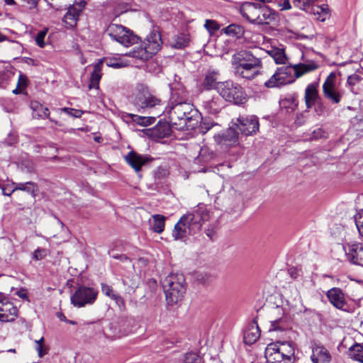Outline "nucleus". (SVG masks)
Here are the masks:
<instances>
[{
	"label": "nucleus",
	"mask_w": 363,
	"mask_h": 363,
	"mask_svg": "<svg viewBox=\"0 0 363 363\" xmlns=\"http://www.w3.org/2000/svg\"><path fill=\"white\" fill-rule=\"evenodd\" d=\"M113 258L120 259L123 262H131L129 257H128L125 255H116L112 256Z\"/></svg>",
	"instance_id": "864d4df0"
},
{
	"label": "nucleus",
	"mask_w": 363,
	"mask_h": 363,
	"mask_svg": "<svg viewBox=\"0 0 363 363\" xmlns=\"http://www.w3.org/2000/svg\"><path fill=\"white\" fill-rule=\"evenodd\" d=\"M101 291L104 295L114 300L118 306L123 304V298L119 294H116L111 286L101 284Z\"/></svg>",
	"instance_id": "e433bc0d"
},
{
	"label": "nucleus",
	"mask_w": 363,
	"mask_h": 363,
	"mask_svg": "<svg viewBox=\"0 0 363 363\" xmlns=\"http://www.w3.org/2000/svg\"><path fill=\"white\" fill-rule=\"evenodd\" d=\"M318 68V65L313 62L298 63L294 66H282L278 67L274 74L264 82V86L275 88L291 84L296 78L303 74L313 71Z\"/></svg>",
	"instance_id": "39448f33"
},
{
	"label": "nucleus",
	"mask_w": 363,
	"mask_h": 363,
	"mask_svg": "<svg viewBox=\"0 0 363 363\" xmlns=\"http://www.w3.org/2000/svg\"><path fill=\"white\" fill-rule=\"evenodd\" d=\"M189 41L190 39L188 34L180 33L173 38L171 45L174 48L183 49L188 46Z\"/></svg>",
	"instance_id": "72a5a7b5"
},
{
	"label": "nucleus",
	"mask_w": 363,
	"mask_h": 363,
	"mask_svg": "<svg viewBox=\"0 0 363 363\" xmlns=\"http://www.w3.org/2000/svg\"><path fill=\"white\" fill-rule=\"evenodd\" d=\"M106 34L113 40L125 47L133 45L138 42V37L133 31L118 24H110L106 30Z\"/></svg>",
	"instance_id": "f8f14e48"
},
{
	"label": "nucleus",
	"mask_w": 363,
	"mask_h": 363,
	"mask_svg": "<svg viewBox=\"0 0 363 363\" xmlns=\"http://www.w3.org/2000/svg\"><path fill=\"white\" fill-rule=\"evenodd\" d=\"M354 223L359 235L363 236V211L354 216Z\"/></svg>",
	"instance_id": "09e8293b"
},
{
	"label": "nucleus",
	"mask_w": 363,
	"mask_h": 363,
	"mask_svg": "<svg viewBox=\"0 0 363 363\" xmlns=\"http://www.w3.org/2000/svg\"><path fill=\"white\" fill-rule=\"evenodd\" d=\"M214 156L213 152L209 147L203 146L200 148L199 154L195 158L194 162L198 164H204L211 161Z\"/></svg>",
	"instance_id": "473e14b6"
},
{
	"label": "nucleus",
	"mask_w": 363,
	"mask_h": 363,
	"mask_svg": "<svg viewBox=\"0 0 363 363\" xmlns=\"http://www.w3.org/2000/svg\"><path fill=\"white\" fill-rule=\"evenodd\" d=\"M231 65L236 76L247 80H252L258 76L262 68V59L246 50L234 53Z\"/></svg>",
	"instance_id": "7ed1b4c3"
},
{
	"label": "nucleus",
	"mask_w": 363,
	"mask_h": 363,
	"mask_svg": "<svg viewBox=\"0 0 363 363\" xmlns=\"http://www.w3.org/2000/svg\"><path fill=\"white\" fill-rule=\"evenodd\" d=\"M264 356L267 363H294L295 348L292 342L276 341L268 344Z\"/></svg>",
	"instance_id": "0eeeda50"
},
{
	"label": "nucleus",
	"mask_w": 363,
	"mask_h": 363,
	"mask_svg": "<svg viewBox=\"0 0 363 363\" xmlns=\"http://www.w3.org/2000/svg\"><path fill=\"white\" fill-rule=\"evenodd\" d=\"M268 53L277 64H285L287 60L283 49L273 48Z\"/></svg>",
	"instance_id": "ea45409f"
},
{
	"label": "nucleus",
	"mask_w": 363,
	"mask_h": 363,
	"mask_svg": "<svg viewBox=\"0 0 363 363\" xmlns=\"http://www.w3.org/2000/svg\"><path fill=\"white\" fill-rule=\"evenodd\" d=\"M18 316V308L9 298L0 294V321L11 322Z\"/></svg>",
	"instance_id": "dca6fc26"
},
{
	"label": "nucleus",
	"mask_w": 363,
	"mask_h": 363,
	"mask_svg": "<svg viewBox=\"0 0 363 363\" xmlns=\"http://www.w3.org/2000/svg\"><path fill=\"white\" fill-rule=\"evenodd\" d=\"M327 297L335 308L340 309V289L339 288H333L328 290Z\"/></svg>",
	"instance_id": "58836bf2"
},
{
	"label": "nucleus",
	"mask_w": 363,
	"mask_h": 363,
	"mask_svg": "<svg viewBox=\"0 0 363 363\" xmlns=\"http://www.w3.org/2000/svg\"><path fill=\"white\" fill-rule=\"evenodd\" d=\"M162 41L157 31H152L142 44L133 48L130 56L142 60H147L161 48Z\"/></svg>",
	"instance_id": "1a4fd4ad"
},
{
	"label": "nucleus",
	"mask_w": 363,
	"mask_h": 363,
	"mask_svg": "<svg viewBox=\"0 0 363 363\" xmlns=\"http://www.w3.org/2000/svg\"><path fill=\"white\" fill-rule=\"evenodd\" d=\"M67 11L63 17V21L69 27L73 28L77 26L79 16L81 13V9L75 5H68Z\"/></svg>",
	"instance_id": "bb28decb"
},
{
	"label": "nucleus",
	"mask_w": 363,
	"mask_h": 363,
	"mask_svg": "<svg viewBox=\"0 0 363 363\" xmlns=\"http://www.w3.org/2000/svg\"><path fill=\"white\" fill-rule=\"evenodd\" d=\"M219 72L215 69H209L205 74L204 79L202 82V86L206 90H210L213 88L216 89L218 86V79Z\"/></svg>",
	"instance_id": "c85d7f7f"
},
{
	"label": "nucleus",
	"mask_w": 363,
	"mask_h": 363,
	"mask_svg": "<svg viewBox=\"0 0 363 363\" xmlns=\"http://www.w3.org/2000/svg\"><path fill=\"white\" fill-rule=\"evenodd\" d=\"M289 272L291 275V277L293 278V279H296L297 277V272L296 271V269L294 268H290L289 269Z\"/></svg>",
	"instance_id": "0e129e2a"
},
{
	"label": "nucleus",
	"mask_w": 363,
	"mask_h": 363,
	"mask_svg": "<svg viewBox=\"0 0 363 363\" xmlns=\"http://www.w3.org/2000/svg\"><path fill=\"white\" fill-rule=\"evenodd\" d=\"M286 327L285 320L281 318L271 321L270 330H284Z\"/></svg>",
	"instance_id": "79ce46f5"
},
{
	"label": "nucleus",
	"mask_w": 363,
	"mask_h": 363,
	"mask_svg": "<svg viewBox=\"0 0 363 363\" xmlns=\"http://www.w3.org/2000/svg\"><path fill=\"white\" fill-rule=\"evenodd\" d=\"M213 125H214V124L213 123H203L202 129H205L206 131H207L209 129H211Z\"/></svg>",
	"instance_id": "e2e57ef3"
},
{
	"label": "nucleus",
	"mask_w": 363,
	"mask_h": 363,
	"mask_svg": "<svg viewBox=\"0 0 363 363\" xmlns=\"http://www.w3.org/2000/svg\"><path fill=\"white\" fill-rule=\"evenodd\" d=\"M324 135L325 132L323 131V130L322 128H318L313 130V132L312 133L311 138L317 140L321 138L322 137H324Z\"/></svg>",
	"instance_id": "3c124183"
},
{
	"label": "nucleus",
	"mask_w": 363,
	"mask_h": 363,
	"mask_svg": "<svg viewBox=\"0 0 363 363\" xmlns=\"http://www.w3.org/2000/svg\"><path fill=\"white\" fill-rule=\"evenodd\" d=\"M97 291L91 287L80 286L71 297V303L81 308L86 304H92L97 296Z\"/></svg>",
	"instance_id": "4468645a"
},
{
	"label": "nucleus",
	"mask_w": 363,
	"mask_h": 363,
	"mask_svg": "<svg viewBox=\"0 0 363 363\" xmlns=\"http://www.w3.org/2000/svg\"><path fill=\"white\" fill-rule=\"evenodd\" d=\"M223 32L231 37L240 38L245 33L244 28L240 25L230 24L223 28Z\"/></svg>",
	"instance_id": "c9c22d12"
},
{
	"label": "nucleus",
	"mask_w": 363,
	"mask_h": 363,
	"mask_svg": "<svg viewBox=\"0 0 363 363\" xmlns=\"http://www.w3.org/2000/svg\"><path fill=\"white\" fill-rule=\"evenodd\" d=\"M162 284L168 303H176L182 300L186 291L185 279L182 274L171 273L163 279Z\"/></svg>",
	"instance_id": "6e6552de"
},
{
	"label": "nucleus",
	"mask_w": 363,
	"mask_h": 363,
	"mask_svg": "<svg viewBox=\"0 0 363 363\" xmlns=\"http://www.w3.org/2000/svg\"><path fill=\"white\" fill-rule=\"evenodd\" d=\"M360 77L358 75L354 74L349 76L347 78V83L350 85L355 84L357 82L359 81Z\"/></svg>",
	"instance_id": "603ef678"
},
{
	"label": "nucleus",
	"mask_w": 363,
	"mask_h": 363,
	"mask_svg": "<svg viewBox=\"0 0 363 363\" xmlns=\"http://www.w3.org/2000/svg\"><path fill=\"white\" fill-rule=\"evenodd\" d=\"M260 5L252 2L243 3L239 9L240 14L250 23L257 24L259 19Z\"/></svg>",
	"instance_id": "6ab92c4d"
},
{
	"label": "nucleus",
	"mask_w": 363,
	"mask_h": 363,
	"mask_svg": "<svg viewBox=\"0 0 363 363\" xmlns=\"http://www.w3.org/2000/svg\"><path fill=\"white\" fill-rule=\"evenodd\" d=\"M12 185L13 186V189H11L10 193H6V189L3 188V194L5 196H11L12 193L16 191H21L26 192L30 194L33 199H35L38 192L39 187L38 185L33 182H13Z\"/></svg>",
	"instance_id": "aec40b11"
},
{
	"label": "nucleus",
	"mask_w": 363,
	"mask_h": 363,
	"mask_svg": "<svg viewBox=\"0 0 363 363\" xmlns=\"http://www.w3.org/2000/svg\"><path fill=\"white\" fill-rule=\"evenodd\" d=\"M336 74L331 72L323 84V94L326 99L334 104L340 101V94L335 86Z\"/></svg>",
	"instance_id": "a211bd4d"
},
{
	"label": "nucleus",
	"mask_w": 363,
	"mask_h": 363,
	"mask_svg": "<svg viewBox=\"0 0 363 363\" xmlns=\"http://www.w3.org/2000/svg\"><path fill=\"white\" fill-rule=\"evenodd\" d=\"M36 350L38 351V356L40 357L47 353V349H45L43 345H37Z\"/></svg>",
	"instance_id": "6e6d98bb"
},
{
	"label": "nucleus",
	"mask_w": 363,
	"mask_h": 363,
	"mask_svg": "<svg viewBox=\"0 0 363 363\" xmlns=\"http://www.w3.org/2000/svg\"><path fill=\"white\" fill-rule=\"evenodd\" d=\"M260 336V330L257 321L253 320L244 332V342L246 345L254 344Z\"/></svg>",
	"instance_id": "a878e982"
},
{
	"label": "nucleus",
	"mask_w": 363,
	"mask_h": 363,
	"mask_svg": "<svg viewBox=\"0 0 363 363\" xmlns=\"http://www.w3.org/2000/svg\"><path fill=\"white\" fill-rule=\"evenodd\" d=\"M30 107L32 110L33 118L36 119H44L48 118L51 122L54 123L57 125H60V123L57 121H55L53 118L49 117V109L43 106V105L39 103L38 101H31Z\"/></svg>",
	"instance_id": "5701e85b"
},
{
	"label": "nucleus",
	"mask_w": 363,
	"mask_h": 363,
	"mask_svg": "<svg viewBox=\"0 0 363 363\" xmlns=\"http://www.w3.org/2000/svg\"><path fill=\"white\" fill-rule=\"evenodd\" d=\"M166 113L171 127L178 130L194 129L201 118L200 113L189 103L168 105Z\"/></svg>",
	"instance_id": "f257e3e1"
},
{
	"label": "nucleus",
	"mask_w": 363,
	"mask_h": 363,
	"mask_svg": "<svg viewBox=\"0 0 363 363\" xmlns=\"http://www.w3.org/2000/svg\"><path fill=\"white\" fill-rule=\"evenodd\" d=\"M125 117L138 125L142 126H147L152 124L155 121L157 116L155 115L152 116H142L133 113H126Z\"/></svg>",
	"instance_id": "2f4dec72"
},
{
	"label": "nucleus",
	"mask_w": 363,
	"mask_h": 363,
	"mask_svg": "<svg viewBox=\"0 0 363 363\" xmlns=\"http://www.w3.org/2000/svg\"><path fill=\"white\" fill-rule=\"evenodd\" d=\"M86 4V2L84 1V0H81L77 4V7L78 9H81V12L82 11L83 9L85 7Z\"/></svg>",
	"instance_id": "680f3d73"
},
{
	"label": "nucleus",
	"mask_w": 363,
	"mask_h": 363,
	"mask_svg": "<svg viewBox=\"0 0 363 363\" xmlns=\"http://www.w3.org/2000/svg\"><path fill=\"white\" fill-rule=\"evenodd\" d=\"M47 33H48V30L44 29V30H40L35 36V43L40 48H44L45 45V38L47 35Z\"/></svg>",
	"instance_id": "49530a36"
},
{
	"label": "nucleus",
	"mask_w": 363,
	"mask_h": 363,
	"mask_svg": "<svg viewBox=\"0 0 363 363\" xmlns=\"http://www.w3.org/2000/svg\"><path fill=\"white\" fill-rule=\"evenodd\" d=\"M22 91V89L19 88V86H17V87L13 90V93L15 94H20Z\"/></svg>",
	"instance_id": "338daca9"
},
{
	"label": "nucleus",
	"mask_w": 363,
	"mask_h": 363,
	"mask_svg": "<svg viewBox=\"0 0 363 363\" xmlns=\"http://www.w3.org/2000/svg\"><path fill=\"white\" fill-rule=\"evenodd\" d=\"M204 27L211 33H214L220 28L219 24L216 21L210 19L206 20Z\"/></svg>",
	"instance_id": "c03bdc74"
},
{
	"label": "nucleus",
	"mask_w": 363,
	"mask_h": 363,
	"mask_svg": "<svg viewBox=\"0 0 363 363\" xmlns=\"http://www.w3.org/2000/svg\"><path fill=\"white\" fill-rule=\"evenodd\" d=\"M30 6V7H35L37 6L39 0H22Z\"/></svg>",
	"instance_id": "bf43d9fd"
},
{
	"label": "nucleus",
	"mask_w": 363,
	"mask_h": 363,
	"mask_svg": "<svg viewBox=\"0 0 363 363\" xmlns=\"http://www.w3.org/2000/svg\"><path fill=\"white\" fill-rule=\"evenodd\" d=\"M291 9V4L288 0H285L283 3V9Z\"/></svg>",
	"instance_id": "69168bd1"
},
{
	"label": "nucleus",
	"mask_w": 363,
	"mask_h": 363,
	"mask_svg": "<svg viewBox=\"0 0 363 363\" xmlns=\"http://www.w3.org/2000/svg\"><path fill=\"white\" fill-rule=\"evenodd\" d=\"M348 355L351 359L363 363V344H354L351 346L348 350Z\"/></svg>",
	"instance_id": "f704fd0d"
},
{
	"label": "nucleus",
	"mask_w": 363,
	"mask_h": 363,
	"mask_svg": "<svg viewBox=\"0 0 363 363\" xmlns=\"http://www.w3.org/2000/svg\"><path fill=\"white\" fill-rule=\"evenodd\" d=\"M131 104L141 113H152L160 116L162 111L163 102L157 95L144 84L137 85L131 96Z\"/></svg>",
	"instance_id": "423d86ee"
},
{
	"label": "nucleus",
	"mask_w": 363,
	"mask_h": 363,
	"mask_svg": "<svg viewBox=\"0 0 363 363\" xmlns=\"http://www.w3.org/2000/svg\"><path fill=\"white\" fill-rule=\"evenodd\" d=\"M56 316L57 317V318H59L61 321H63V322H68V319L66 318V316L65 315V314L62 312H57L56 313Z\"/></svg>",
	"instance_id": "13d9d810"
},
{
	"label": "nucleus",
	"mask_w": 363,
	"mask_h": 363,
	"mask_svg": "<svg viewBox=\"0 0 363 363\" xmlns=\"http://www.w3.org/2000/svg\"><path fill=\"white\" fill-rule=\"evenodd\" d=\"M59 111L66 113L74 118H80L84 113L82 110L67 107L60 108Z\"/></svg>",
	"instance_id": "37998d69"
},
{
	"label": "nucleus",
	"mask_w": 363,
	"mask_h": 363,
	"mask_svg": "<svg viewBox=\"0 0 363 363\" xmlns=\"http://www.w3.org/2000/svg\"><path fill=\"white\" fill-rule=\"evenodd\" d=\"M48 250L44 248H37L32 255V259L36 261L44 259L48 255Z\"/></svg>",
	"instance_id": "de8ad7c7"
},
{
	"label": "nucleus",
	"mask_w": 363,
	"mask_h": 363,
	"mask_svg": "<svg viewBox=\"0 0 363 363\" xmlns=\"http://www.w3.org/2000/svg\"><path fill=\"white\" fill-rule=\"evenodd\" d=\"M313 363H329L331 357L328 351L322 346H316L313 349V353L311 357Z\"/></svg>",
	"instance_id": "cd10ccee"
},
{
	"label": "nucleus",
	"mask_w": 363,
	"mask_h": 363,
	"mask_svg": "<svg viewBox=\"0 0 363 363\" xmlns=\"http://www.w3.org/2000/svg\"><path fill=\"white\" fill-rule=\"evenodd\" d=\"M259 19L257 25H269L276 22L278 18V13L267 6H260Z\"/></svg>",
	"instance_id": "393cba45"
},
{
	"label": "nucleus",
	"mask_w": 363,
	"mask_h": 363,
	"mask_svg": "<svg viewBox=\"0 0 363 363\" xmlns=\"http://www.w3.org/2000/svg\"><path fill=\"white\" fill-rule=\"evenodd\" d=\"M17 295L22 298H27V292L24 289H21L17 292Z\"/></svg>",
	"instance_id": "052dcab7"
},
{
	"label": "nucleus",
	"mask_w": 363,
	"mask_h": 363,
	"mask_svg": "<svg viewBox=\"0 0 363 363\" xmlns=\"http://www.w3.org/2000/svg\"><path fill=\"white\" fill-rule=\"evenodd\" d=\"M17 86L19 87H25L26 86V77L21 74L19 75Z\"/></svg>",
	"instance_id": "5fc2aeb1"
},
{
	"label": "nucleus",
	"mask_w": 363,
	"mask_h": 363,
	"mask_svg": "<svg viewBox=\"0 0 363 363\" xmlns=\"http://www.w3.org/2000/svg\"><path fill=\"white\" fill-rule=\"evenodd\" d=\"M188 92L182 84L171 86V96L168 105L188 103Z\"/></svg>",
	"instance_id": "4be33fe9"
},
{
	"label": "nucleus",
	"mask_w": 363,
	"mask_h": 363,
	"mask_svg": "<svg viewBox=\"0 0 363 363\" xmlns=\"http://www.w3.org/2000/svg\"><path fill=\"white\" fill-rule=\"evenodd\" d=\"M318 98L317 86L315 84H308L305 90V101L307 108L313 106Z\"/></svg>",
	"instance_id": "7c9ffc66"
},
{
	"label": "nucleus",
	"mask_w": 363,
	"mask_h": 363,
	"mask_svg": "<svg viewBox=\"0 0 363 363\" xmlns=\"http://www.w3.org/2000/svg\"><path fill=\"white\" fill-rule=\"evenodd\" d=\"M185 363H201V358L195 352H188L184 357Z\"/></svg>",
	"instance_id": "a18cd8bd"
},
{
	"label": "nucleus",
	"mask_w": 363,
	"mask_h": 363,
	"mask_svg": "<svg viewBox=\"0 0 363 363\" xmlns=\"http://www.w3.org/2000/svg\"><path fill=\"white\" fill-rule=\"evenodd\" d=\"M231 65L236 76L247 80H252L258 76L262 68V59L246 50L234 53Z\"/></svg>",
	"instance_id": "20e7f679"
},
{
	"label": "nucleus",
	"mask_w": 363,
	"mask_h": 363,
	"mask_svg": "<svg viewBox=\"0 0 363 363\" xmlns=\"http://www.w3.org/2000/svg\"><path fill=\"white\" fill-rule=\"evenodd\" d=\"M53 9L62 10L74 2V0H45Z\"/></svg>",
	"instance_id": "a19ab883"
},
{
	"label": "nucleus",
	"mask_w": 363,
	"mask_h": 363,
	"mask_svg": "<svg viewBox=\"0 0 363 363\" xmlns=\"http://www.w3.org/2000/svg\"><path fill=\"white\" fill-rule=\"evenodd\" d=\"M209 212L205 207L198 208L183 215L175 224L172 235L174 240L185 241L191 235L199 232L205 221L209 219Z\"/></svg>",
	"instance_id": "f03ea898"
},
{
	"label": "nucleus",
	"mask_w": 363,
	"mask_h": 363,
	"mask_svg": "<svg viewBox=\"0 0 363 363\" xmlns=\"http://www.w3.org/2000/svg\"><path fill=\"white\" fill-rule=\"evenodd\" d=\"M165 225V217L157 214L152 216V229L157 233H161L164 231Z\"/></svg>",
	"instance_id": "4c0bfd02"
},
{
	"label": "nucleus",
	"mask_w": 363,
	"mask_h": 363,
	"mask_svg": "<svg viewBox=\"0 0 363 363\" xmlns=\"http://www.w3.org/2000/svg\"><path fill=\"white\" fill-rule=\"evenodd\" d=\"M105 62L108 67H111L116 68V69L121 68L124 66V65L123 63L117 62L114 59H106L105 60Z\"/></svg>",
	"instance_id": "8fccbe9b"
},
{
	"label": "nucleus",
	"mask_w": 363,
	"mask_h": 363,
	"mask_svg": "<svg viewBox=\"0 0 363 363\" xmlns=\"http://www.w3.org/2000/svg\"><path fill=\"white\" fill-rule=\"evenodd\" d=\"M225 106L224 101L216 94H208L204 96L202 101V108L207 113L216 115Z\"/></svg>",
	"instance_id": "f3484780"
},
{
	"label": "nucleus",
	"mask_w": 363,
	"mask_h": 363,
	"mask_svg": "<svg viewBox=\"0 0 363 363\" xmlns=\"http://www.w3.org/2000/svg\"><path fill=\"white\" fill-rule=\"evenodd\" d=\"M125 162L134 169L135 172H140L143 165L147 162V157L138 154L135 151L129 152L125 157Z\"/></svg>",
	"instance_id": "b1692460"
},
{
	"label": "nucleus",
	"mask_w": 363,
	"mask_h": 363,
	"mask_svg": "<svg viewBox=\"0 0 363 363\" xmlns=\"http://www.w3.org/2000/svg\"><path fill=\"white\" fill-rule=\"evenodd\" d=\"M103 67V61L99 60L94 65V69L90 76V83L89 88L98 89L100 79L102 76L101 70Z\"/></svg>",
	"instance_id": "c756f323"
},
{
	"label": "nucleus",
	"mask_w": 363,
	"mask_h": 363,
	"mask_svg": "<svg viewBox=\"0 0 363 363\" xmlns=\"http://www.w3.org/2000/svg\"><path fill=\"white\" fill-rule=\"evenodd\" d=\"M43 342H44L43 337H41L40 340L35 341L37 345H43Z\"/></svg>",
	"instance_id": "774afa93"
},
{
	"label": "nucleus",
	"mask_w": 363,
	"mask_h": 363,
	"mask_svg": "<svg viewBox=\"0 0 363 363\" xmlns=\"http://www.w3.org/2000/svg\"><path fill=\"white\" fill-rule=\"evenodd\" d=\"M164 128V131L163 133H160V134L162 135V136H167L169 135V127L166 126V125H164V126H159L157 128V131H160L161 128Z\"/></svg>",
	"instance_id": "4d7b16f0"
},
{
	"label": "nucleus",
	"mask_w": 363,
	"mask_h": 363,
	"mask_svg": "<svg viewBox=\"0 0 363 363\" xmlns=\"http://www.w3.org/2000/svg\"><path fill=\"white\" fill-rule=\"evenodd\" d=\"M216 90L223 100L235 104H242L245 101L246 94L242 87L233 81L228 80L218 83Z\"/></svg>",
	"instance_id": "9d476101"
},
{
	"label": "nucleus",
	"mask_w": 363,
	"mask_h": 363,
	"mask_svg": "<svg viewBox=\"0 0 363 363\" xmlns=\"http://www.w3.org/2000/svg\"><path fill=\"white\" fill-rule=\"evenodd\" d=\"M346 259L351 264L363 265V244L351 242L343 245Z\"/></svg>",
	"instance_id": "2eb2a0df"
},
{
	"label": "nucleus",
	"mask_w": 363,
	"mask_h": 363,
	"mask_svg": "<svg viewBox=\"0 0 363 363\" xmlns=\"http://www.w3.org/2000/svg\"><path fill=\"white\" fill-rule=\"evenodd\" d=\"M239 131L235 127L233 121H232V125L228 128L224 133L221 135H218L216 138V140L223 145L230 146L236 144L238 141Z\"/></svg>",
	"instance_id": "412c9836"
},
{
	"label": "nucleus",
	"mask_w": 363,
	"mask_h": 363,
	"mask_svg": "<svg viewBox=\"0 0 363 363\" xmlns=\"http://www.w3.org/2000/svg\"><path fill=\"white\" fill-rule=\"evenodd\" d=\"M233 121L238 131L245 136L256 134L259 130V123L256 116H240Z\"/></svg>",
	"instance_id": "ddd939ff"
},
{
	"label": "nucleus",
	"mask_w": 363,
	"mask_h": 363,
	"mask_svg": "<svg viewBox=\"0 0 363 363\" xmlns=\"http://www.w3.org/2000/svg\"><path fill=\"white\" fill-rule=\"evenodd\" d=\"M293 4L322 22L330 16L328 5L325 0H294Z\"/></svg>",
	"instance_id": "9b49d317"
}]
</instances>
